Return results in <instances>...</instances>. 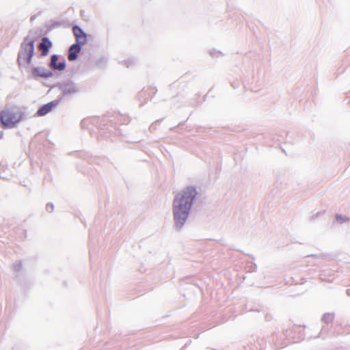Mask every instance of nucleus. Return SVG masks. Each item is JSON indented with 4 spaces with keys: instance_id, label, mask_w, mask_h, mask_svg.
<instances>
[{
    "instance_id": "1",
    "label": "nucleus",
    "mask_w": 350,
    "mask_h": 350,
    "mask_svg": "<svg viewBox=\"0 0 350 350\" xmlns=\"http://www.w3.org/2000/svg\"><path fill=\"white\" fill-rule=\"evenodd\" d=\"M197 195L196 187L189 186L175 196L172 213L176 230H180L187 221Z\"/></svg>"
},
{
    "instance_id": "2",
    "label": "nucleus",
    "mask_w": 350,
    "mask_h": 350,
    "mask_svg": "<svg viewBox=\"0 0 350 350\" xmlns=\"http://www.w3.org/2000/svg\"><path fill=\"white\" fill-rule=\"evenodd\" d=\"M34 53V40L29 37L25 38L21 45L17 62L19 65L29 64Z\"/></svg>"
},
{
    "instance_id": "3",
    "label": "nucleus",
    "mask_w": 350,
    "mask_h": 350,
    "mask_svg": "<svg viewBox=\"0 0 350 350\" xmlns=\"http://www.w3.org/2000/svg\"><path fill=\"white\" fill-rule=\"evenodd\" d=\"M23 113L18 110L7 109L0 113V121L4 129H12L23 119Z\"/></svg>"
},
{
    "instance_id": "4",
    "label": "nucleus",
    "mask_w": 350,
    "mask_h": 350,
    "mask_svg": "<svg viewBox=\"0 0 350 350\" xmlns=\"http://www.w3.org/2000/svg\"><path fill=\"white\" fill-rule=\"evenodd\" d=\"M59 89L63 96L76 94L79 92L77 85L72 81H68L59 85Z\"/></svg>"
},
{
    "instance_id": "5",
    "label": "nucleus",
    "mask_w": 350,
    "mask_h": 350,
    "mask_svg": "<svg viewBox=\"0 0 350 350\" xmlns=\"http://www.w3.org/2000/svg\"><path fill=\"white\" fill-rule=\"evenodd\" d=\"M61 98L52 100L46 104L42 105L37 111L36 115L37 116H44L49 113L53 108L57 107L59 103Z\"/></svg>"
},
{
    "instance_id": "6",
    "label": "nucleus",
    "mask_w": 350,
    "mask_h": 350,
    "mask_svg": "<svg viewBox=\"0 0 350 350\" xmlns=\"http://www.w3.org/2000/svg\"><path fill=\"white\" fill-rule=\"evenodd\" d=\"M59 59V55L53 54L51 56L50 62L49 63V67L54 70L62 71L66 68V64L65 59L57 62Z\"/></svg>"
},
{
    "instance_id": "7",
    "label": "nucleus",
    "mask_w": 350,
    "mask_h": 350,
    "mask_svg": "<svg viewBox=\"0 0 350 350\" xmlns=\"http://www.w3.org/2000/svg\"><path fill=\"white\" fill-rule=\"evenodd\" d=\"M53 74L51 71L42 66L34 67L31 70V76L34 79L38 77L49 79L53 77Z\"/></svg>"
},
{
    "instance_id": "8",
    "label": "nucleus",
    "mask_w": 350,
    "mask_h": 350,
    "mask_svg": "<svg viewBox=\"0 0 350 350\" xmlns=\"http://www.w3.org/2000/svg\"><path fill=\"white\" fill-rule=\"evenodd\" d=\"M83 44L75 42L70 45L68 51V59L70 62H74L77 59L79 54L81 51Z\"/></svg>"
},
{
    "instance_id": "9",
    "label": "nucleus",
    "mask_w": 350,
    "mask_h": 350,
    "mask_svg": "<svg viewBox=\"0 0 350 350\" xmlns=\"http://www.w3.org/2000/svg\"><path fill=\"white\" fill-rule=\"evenodd\" d=\"M72 32L75 37L76 42L83 45L86 43L87 34L79 26L74 25L72 27Z\"/></svg>"
},
{
    "instance_id": "10",
    "label": "nucleus",
    "mask_w": 350,
    "mask_h": 350,
    "mask_svg": "<svg viewBox=\"0 0 350 350\" xmlns=\"http://www.w3.org/2000/svg\"><path fill=\"white\" fill-rule=\"evenodd\" d=\"M52 46V42L48 37H43L38 46L39 49L41 51L40 55L44 57L48 55L49 49Z\"/></svg>"
},
{
    "instance_id": "11",
    "label": "nucleus",
    "mask_w": 350,
    "mask_h": 350,
    "mask_svg": "<svg viewBox=\"0 0 350 350\" xmlns=\"http://www.w3.org/2000/svg\"><path fill=\"white\" fill-rule=\"evenodd\" d=\"M333 319L334 315L330 313L325 314L322 317V321L326 324H329V323H331L333 321Z\"/></svg>"
},
{
    "instance_id": "12",
    "label": "nucleus",
    "mask_w": 350,
    "mask_h": 350,
    "mask_svg": "<svg viewBox=\"0 0 350 350\" xmlns=\"http://www.w3.org/2000/svg\"><path fill=\"white\" fill-rule=\"evenodd\" d=\"M335 217L336 220L340 224H342L349 219L346 216H342L339 214H336Z\"/></svg>"
},
{
    "instance_id": "13",
    "label": "nucleus",
    "mask_w": 350,
    "mask_h": 350,
    "mask_svg": "<svg viewBox=\"0 0 350 350\" xmlns=\"http://www.w3.org/2000/svg\"><path fill=\"white\" fill-rule=\"evenodd\" d=\"M12 269L15 271H19L22 269V262L21 261H16L12 265Z\"/></svg>"
},
{
    "instance_id": "14",
    "label": "nucleus",
    "mask_w": 350,
    "mask_h": 350,
    "mask_svg": "<svg viewBox=\"0 0 350 350\" xmlns=\"http://www.w3.org/2000/svg\"><path fill=\"white\" fill-rule=\"evenodd\" d=\"M53 208H54V206L52 203H48L46 205V210L49 213H51L53 211Z\"/></svg>"
},
{
    "instance_id": "15",
    "label": "nucleus",
    "mask_w": 350,
    "mask_h": 350,
    "mask_svg": "<svg viewBox=\"0 0 350 350\" xmlns=\"http://www.w3.org/2000/svg\"><path fill=\"white\" fill-rule=\"evenodd\" d=\"M220 53V52H219V51L216 52V51H210V55H211V56H213H213H215V53Z\"/></svg>"
},
{
    "instance_id": "16",
    "label": "nucleus",
    "mask_w": 350,
    "mask_h": 350,
    "mask_svg": "<svg viewBox=\"0 0 350 350\" xmlns=\"http://www.w3.org/2000/svg\"><path fill=\"white\" fill-rule=\"evenodd\" d=\"M3 132L0 131V139L3 138Z\"/></svg>"
}]
</instances>
